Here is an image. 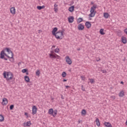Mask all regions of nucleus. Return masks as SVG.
Returning <instances> with one entry per match:
<instances>
[{
    "label": "nucleus",
    "mask_w": 127,
    "mask_h": 127,
    "mask_svg": "<svg viewBox=\"0 0 127 127\" xmlns=\"http://www.w3.org/2000/svg\"><path fill=\"white\" fill-rule=\"evenodd\" d=\"M89 80H90V82L91 83H93L94 82V79H89Z\"/></svg>",
    "instance_id": "obj_41"
},
{
    "label": "nucleus",
    "mask_w": 127,
    "mask_h": 127,
    "mask_svg": "<svg viewBox=\"0 0 127 127\" xmlns=\"http://www.w3.org/2000/svg\"><path fill=\"white\" fill-rule=\"evenodd\" d=\"M42 7V9L43 8H45V5H43V6H41Z\"/></svg>",
    "instance_id": "obj_45"
},
{
    "label": "nucleus",
    "mask_w": 127,
    "mask_h": 127,
    "mask_svg": "<svg viewBox=\"0 0 127 127\" xmlns=\"http://www.w3.org/2000/svg\"><path fill=\"white\" fill-rule=\"evenodd\" d=\"M101 60V59H100V58H97V59H96V61L97 62H98V61H100Z\"/></svg>",
    "instance_id": "obj_42"
},
{
    "label": "nucleus",
    "mask_w": 127,
    "mask_h": 127,
    "mask_svg": "<svg viewBox=\"0 0 127 127\" xmlns=\"http://www.w3.org/2000/svg\"><path fill=\"white\" fill-rule=\"evenodd\" d=\"M119 97L120 98H123V97H124V96H125V92H124V90L121 91L120 93H119Z\"/></svg>",
    "instance_id": "obj_16"
},
{
    "label": "nucleus",
    "mask_w": 127,
    "mask_h": 127,
    "mask_svg": "<svg viewBox=\"0 0 127 127\" xmlns=\"http://www.w3.org/2000/svg\"><path fill=\"white\" fill-rule=\"evenodd\" d=\"M80 78L82 81H85V80H86V77H85V76H81Z\"/></svg>",
    "instance_id": "obj_32"
},
{
    "label": "nucleus",
    "mask_w": 127,
    "mask_h": 127,
    "mask_svg": "<svg viewBox=\"0 0 127 127\" xmlns=\"http://www.w3.org/2000/svg\"><path fill=\"white\" fill-rule=\"evenodd\" d=\"M3 76L4 78L6 79V80L7 81V82H8L12 80L14 77V75L12 72H9V71H8V72L4 71L3 73Z\"/></svg>",
    "instance_id": "obj_1"
},
{
    "label": "nucleus",
    "mask_w": 127,
    "mask_h": 127,
    "mask_svg": "<svg viewBox=\"0 0 127 127\" xmlns=\"http://www.w3.org/2000/svg\"><path fill=\"white\" fill-rule=\"evenodd\" d=\"M74 6H71L69 7L68 8L69 11H70V12L74 11Z\"/></svg>",
    "instance_id": "obj_21"
},
{
    "label": "nucleus",
    "mask_w": 127,
    "mask_h": 127,
    "mask_svg": "<svg viewBox=\"0 0 127 127\" xmlns=\"http://www.w3.org/2000/svg\"><path fill=\"white\" fill-rule=\"evenodd\" d=\"M37 113V107H36L35 106H33L32 107V115H36V114Z\"/></svg>",
    "instance_id": "obj_7"
},
{
    "label": "nucleus",
    "mask_w": 127,
    "mask_h": 127,
    "mask_svg": "<svg viewBox=\"0 0 127 127\" xmlns=\"http://www.w3.org/2000/svg\"><path fill=\"white\" fill-rule=\"evenodd\" d=\"M96 8H97V5H94L91 7L90 9V14H89L90 17H94L96 15Z\"/></svg>",
    "instance_id": "obj_2"
},
{
    "label": "nucleus",
    "mask_w": 127,
    "mask_h": 127,
    "mask_svg": "<svg viewBox=\"0 0 127 127\" xmlns=\"http://www.w3.org/2000/svg\"><path fill=\"white\" fill-rule=\"evenodd\" d=\"M58 29L57 27H55L52 31V34L55 35V34H56L55 32L57 31Z\"/></svg>",
    "instance_id": "obj_20"
},
{
    "label": "nucleus",
    "mask_w": 127,
    "mask_h": 127,
    "mask_svg": "<svg viewBox=\"0 0 127 127\" xmlns=\"http://www.w3.org/2000/svg\"><path fill=\"white\" fill-rule=\"evenodd\" d=\"M4 56H6V57H7L8 58V57H10V56H8L7 55H6V54H5L4 53V51L2 50L1 51V53H0V58L1 59H3V58H4Z\"/></svg>",
    "instance_id": "obj_5"
},
{
    "label": "nucleus",
    "mask_w": 127,
    "mask_h": 127,
    "mask_svg": "<svg viewBox=\"0 0 127 127\" xmlns=\"http://www.w3.org/2000/svg\"><path fill=\"white\" fill-rule=\"evenodd\" d=\"M121 84H124V82L123 81H121Z\"/></svg>",
    "instance_id": "obj_53"
},
{
    "label": "nucleus",
    "mask_w": 127,
    "mask_h": 127,
    "mask_svg": "<svg viewBox=\"0 0 127 127\" xmlns=\"http://www.w3.org/2000/svg\"><path fill=\"white\" fill-rule=\"evenodd\" d=\"M10 11L12 14H15V8L12 7L10 9Z\"/></svg>",
    "instance_id": "obj_10"
},
{
    "label": "nucleus",
    "mask_w": 127,
    "mask_h": 127,
    "mask_svg": "<svg viewBox=\"0 0 127 127\" xmlns=\"http://www.w3.org/2000/svg\"><path fill=\"white\" fill-rule=\"evenodd\" d=\"M4 50H6L8 53V54L10 55V57H8V58L10 59H9V61L13 62V53H12V51H11L10 49H8V48H6Z\"/></svg>",
    "instance_id": "obj_4"
},
{
    "label": "nucleus",
    "mask_w": 127,
    "mask_h": 127,
    "mask_svg": "<svg viewBox=\"0 0 127 127\" xmlns=\"http://www.w3.org/2000/svg\"><path fill=\"white\" fill-rule=\"evenodd\" d=\"M27 72V69H23L22 70V73H26Z\"/></svg>",
    "instance_id": "obj_34"
},
{
    "label": "nucleus",
    "mask_w": 127,
    "mask_h": 127,
    "mask_svg": "<svg viewBox=\"0 0 127 127\" xmlns=\"http://www.w3.org/2000/svg\"><path fill=\"white\" fill-rule=\"evenodd\" d=\"M78 30H83L84 29V25L83 24H79L78 26Z\"/></svg>",
    "instance_id": "obj_11"
},
{
    "label": "nucleus",
    "mask_w": 127,
    "mask_h": 127,
    "mask_svg": "<svg viewBox=\"0 0 127 127\" xmlns=\"http://www.w3.org/2000/svg\"><path fill=\"white\" fill-rule=\"evenodd\" d=\"M31 125L32 124L31 121H28L26 123H23V126L24 127H30Z\"/></svg>",
    "instance_id": "obj_8"
},
{
    "label": "nucleus",
    "mask_w": 127,
    "mask_h": 127,
    "mask_svg": "<svg viewBox=\"0 0 127 127\" xmlns=\"http://www.w3.org/2000/svg\"><path fill=\"white\" fill-rule=\"evenodd\" d=\"M4 121V117L2 115H0V122H2Z\"/></svg>",
    "instance_id": "obj_23"
},
{
    "label": "nucleus",
    "mask_w": 127,
    "mask_h": 127,
    "mask_svg": "<svg viewBox=\"0 0 127 127\" xmlns=\"http://www.w3.org/2000/svg\"><path fill=\"white\" fill-rule=\"evenodd\" d=\"M77 50L78 51H80V50H81V49H80V48H78L77 49Z\"/></svg>",
    "instance_id": "obj_46"
},
{
    "label": "nucleus",
    "mask_w": 127,
    "mask_h": 127,
    "mask_svg": "<svg viewBox=\"0 0 127 127\" xmlns=\"http://www.w3.org/2000/svg\"><path fill=\"white\" fill-rule=\"evenodd\" d=\"M7 99L5 98H3L2 102H1L2 106H6V105H7Z\"/></svg>",
    "instance_id": "obj_9"
},
{
    "label": "nucleus",
    "mask_w": 127,
    "mask_h": 127,
    "mask_svg": "<svg viewBox=\"0 0 127 127\" xmlns=\"http://www.w3.org/2000/svg\"><path fill=\"white\" fill-rule=\"evenodd\" d=\"M49 56L50 58H56V56H55V54H50Z\"/></svg>",
    "instance_id": "obj_24"
},
{
    "label": "nucleus",
    "mask_w": 127,
    "mask_h": 127,
    "mask_svg": "<svg viewBox=\"0 0 127 127\" xmlns=\"http://www.w3.org/2000/svg\"><path fill=\"white\" fill-rule=\"evenodd\" d=\"M55 56L56 57V58H57V59H59V60H61V57L60 56H59L58 55H57V54H55Z\"/></svg>",
    "instance_id": "obj_31"
},
{
    "label": "nucleus",
    "mask_w": 127,
    "mask_h": 127,
    "mask_svg": "<svg viewBox=\"0 0 127 127\" xmlns=\"http://www.w3.org/2000/svg\"><path fill=\"white\" fill-rule=\"evenodd\" d=\"M81 90L83 92H85V91H86V90H85V87H84V85H81Z\"/></svg>",
    "instance_id": "obj_35"
},
{
    "label": "nucleus",
    "mask_w": 127,
    "mask_h": 127,
    "mask_svg": "<svg viewBox=\"0 0 127 127\" xmlns=\"http://www.w3.org/2000/svg\"><path fill=\"white\" fill-rule=\"evenodd\" d=\"M91 4H94V2L93 1L91 2Z\"/></svg>",
    "instance_id": "obj_51"
},
{
    "label": "nucleus",
    "mask_w": 127,
    "mask_h": 127,
    "mask_svg": "<svg viewBox=\"0 0 127 127\" xmlns=\"http://www.w3.org/2000/svg\"><path fill=\"white\" fill-rule=\"evenodd\" d=\"M3 59H4V60H5L6 61H7V59H6V58H4Z\"/></svg>",
    "instance_id": "obj_50"
},
{
    "label": "nucleus",
    "mask_w": 127,
    "mask_h": 127,
    "mask_svg": "<svg viewBox=\"0 0 127 127\" xmlns=\"http://www.w3.org/2000/svg\"><path fill=\"white\" fill-rule=\"evenodd\" d=\"M37 9H39V10H41V9H42L41 6H37Z\"/></svg>",
    "instance_id": "obj_37"
},
{
    "label": "nucleus",
    "mask_w": 127,
    "mask_h": 127,
    "mask_svg": "<svg viewBox=\"0 0 127 127\" xmlns=\"http://www.w3.org/2000/svg\"><path fill=\"white\" fill-rule=\"evenodd\" d=\"M24 115H25V116H26V117H27V118H28V113H25Z\"/></svg>",
    "instance_id": "obj_43"
},
{
    "label": "nucleus",
    "mask_w": 127,
    "mask_h": 127,
    "mask_svg": "<svg viewBox=\"0 0 127 127\" xmlns=\"http://www.w3.org/2000/svg\"><path fill=\"white\" fill-rule=\"evenodd\" d=\"M95 122L96 123V125L97 127H101V123L100 122V120L98 119V118L96 119Z\"/></svg>",
    "instance_id": "obj_13"
},
{
    "label": "nucleus",
    "mask_w": 127,
    "mask_h": 127,
    "mask_svg": "<svg viewBox=\"0 0 127 127\" xmlns=\"http://www.w3.org/2000/svg\"><path fill=\"white\" fill-rule=\"evenodd\" d=\"M26 75H28V72H26Z\"/></svg>",
    "instance_id": "obj_55"
},
{
    "label": "nucleus",
    "mask_w": 127,
    "mask_h": 127,
    "mask_svg": "<svg viewBox=\"0 0 127 127\" xmlns=\"http://www.w3.org/2000/svg\"><path fill=\"white\" fill-rule=\"evenodd\" d=\"M54 9L55 12H57V11H58V8H54Z\"/></svg>",
    "instance_id": "obj_38"
},
{
    "label": "nucleus",
    "mask_w": 127,
    "mask_h": 127,
    "mask_svg": "<svg viewBox=\"0 0 127 127\" xmlns=\"http://www.w3.org/2000/svg\"><path fill=\"white\" fill-rule=\"evenodd\" d=\"M111 98L113 99V100H116V96H111Z\"/></svg>",
    "instance_id": "obj_39"
},
{
    "label": "nucleus",
    "mask_w": 127,
    "mask_h": 127,
    "mask_svg": "<svg viewBox=\"0 0 127 127\" xmlns=\"http://www.w3.org/2000/svg\"><path fill=\"white\" fill-rule=\"evenodd\" d=\"M57 113H58V111H57V110H55L53 111L52 116L54 118H55V117H56V116L57 115Z\"/></svg>",
    "instance_id": "obj_17"
},
{
    "label": "nucleus",
    "mask_w": 127,
    "mask_h": 127,
    "mask_svg": "<svg viewBox=\"0 0 127 127\" xmlns=\"http://www.w3.org/2000/svg\"><path fill=\"white\" fill-rule=\"evenodd\" d=\"M86 113H87V111H86L85 110H84V109L82 110L81 111L82 116H85Z\"/></svg>",
    "instance_id": "obj_25"
},
{
    "label": "nucleus",
    "mask_w": 127,
    "mask_h": 127,
    "mask_svg": "<svg viewBox=\"0 0 127 127\" xmlns=\"http://www.w3.org/2000/svg\"><path fill=\"white\" fill-rule=\"evenodd\" d=\"M64 30H62V31H59L57 32L54 36L56 37L57 39H62L63 38L64 34Z\"/></svg>",
    "instance_id": "obj_3"
},
{
    "label": "nucleus",
    "mask_w": 127,
    "mask_h": 127,
    "mask_svg": "<svg viewBox=\"0 0 127 127\" xmlns=\"http://www.w3.org/2000/svg\"><path fill=\"white\" fill-rule=\"evenodd\" d=\"M126 125L127 126V121H126Z\"/></svg>",
    "instance_id": "obj_57"
},
{
    "label": "nucleus",
    "mask_w": 127,
    "mask_h": 127,
    "mask_svg": "<svg viewBox=\"0 0 127 127\" xmlns=\"http://www.w3.org/2000/svg\"><path fill=\"white\" fill-rule=\"evenodd\" d=\"M36 76H40V70H37L36 72Z\"/></svg>",
    "instance_id": "obj_30"
},
{
    "label": "nucleus",
    "mask_w": 127,
    "mask_h": 127,
    "mask_svg": "<svg viewBox=\"0 0 127 127\" xmlns=\"http://www.w3.org/2000/svg\"><path fill=\"white\" fill-rule=\"evenodd\" d=\"M83 21V18H79L77 20L78 23H80Z\"/></svg>",
    "instance_id": "obj_28"
},
{
    "label": "nucleus",
    "mask_w": 127,
    "mask_h": 127,
    "mask_svg": "<svg viewBox=\"0 0 127 127\" xmlns=\"http://www.w3.org/2000/svg\"><path fill=\"white\" fill-rule=\"evenodd\" d=\"M65 88H66V89H67V88H70V86L67 85V86H65Z\"/></svg>",
    "instance_id": "obj_49"
},
{
    "label": "nucleus",
    "mask_w": 127,
    "mask_h": 127,
    "mask_svg": "<svg viewBox=\"0 0 127 127\" xmlns=\"http://www.w3.org/2000/svg\"><path fill=\"white\" fill-rule=\"evenodd\" d=\"M104 125L105 127H112V124H111V123H110L109 122H105Z\"/></svg>",
    "instance_id": "obj_18"
},
{
    "label": "nucleus",
    "mask_w": 127,
    "mask_h": 127,
    "mask_svg": "<svg viewBox=\"0 0 127 127\" xmlns=\"http://www.w3.org/2000/svg\"><path fill=\"white\" fill-rule=\"evenodd\" d=\"M103 73H107V71H103Z\"/></svg>",
    "instance_id": "obj_54"
},
{
    "label": "nucleus",
    "mask_w": 127,
    "mask_h": 127,
    "mask_svg": "<svg viewBox=\"0 0 127 127\" xmlns=\"http://www.w3.org/2000/svg\"><path fill=\"white\" fill-rule=\"evenodd\" d=\"M52 48H55V46H53Z\"/></svg>",
    "instance_id": "obj_52"
},
{
    "label": "nucleus",
    "mask_w": 127,
    "mask_h": 127,
    "mask_svg": "<svg viewBox=\"0 0 127 127\" xmlns=\"http://www.w3.org/2000/svg\"><path fill=\"white\" fill-rule=\"evenodd\" d=\"M104 16L105 18H109V17L110 16V14H109L108 13H104Z\"/></svg>",
    "instance_id": "obj_22"
},
{
    "label": "nucleus",
    "mask_w": 127,
    "mask_h": 127,
    "mask_svg": "<svg viewBox=\"0 0 127 127\" xmlns=\"http://www.w3.org/2000/svg\"><path fill=\"white\" fill-rule=\"evenodd\" d=\"M66 72L65 71L63 72L62 74V76L63 78H65V77H66Z\"/></svg>",
    "instance_id": "obj_29"
},
{
    "label": "nucleus",
    "mask_w": 127,
    "mask_h": 127,
    "mask_svg": "<svg viewBox=\"0 0 127 127\" xmlns=\"http://www.w3.org/2000/svg\"><path fill=\"white\" fill-rule=\"evenodd\" d=\"M100 33L101 34V35H105V33L104 32V29H101L100 30Z\"/></svg>",
    "instance_id": "obj_27"
},
{
    "label": "nucleus",
    "mask_w": 127,
    "mask_h": 127,
    "mask_svg": "<svg viewBox=\"0 0 127 127\" xmlns=\"http://www.w3.org/2000/svg\"><path fill=\"white\" fill-rule=\"evenodd\" d=\"M124 32H125V33H126V34H127V28H126V29H125L124 30Z\"/></svg>",
    "instance_id": "obj_44"
},
{
    "label": "nucleus",
    "mask_w": 127,
    "mask_h": 127,
    "mask_svg": "<svg viewBox=\"0 0 127 127\" xmlns=\"http://www.w3.org/2000/svg\"><path fill=\"white\" fill-rule=\"evenodd\" d=\"M24 78L25 81H26V82H27V83H29V82H30V79H29V77H28V76H25Z\"/></svg>",
    "instance_id": "obj_19"
},
{
    "label": "nucleus",
    "mask_w": 127,
    "mask_h": 127,
    "mask_svg": "<svg viewBox=\"0 0 127 127\" xmlns=\"http://www.w3.org/2000/svg\"><path fill=\"white\" fill-rule=\"evenodd\" d=\"M62 99H64L63 97H62Z\"/></svg>",
    "instance_id": "obj_58"
},
{
    "label": "nucleus",
    "mask_w": 127,
    "mask_h": 127,
    "mask_svg": "<svg viewBox=\"0 0 127 127\" xmlns=\"http://www.w3.org/2000/svg\"><path fill=\"white\" fill-rule=\"evenodd\" d=\"M53 112H54L53 109H50L49 110V114L50 115H51V116H52V115H53Z\"/></svg>",
    "instance_id": "obj_26"
},
{
    "label": "nucleus",
    "mask_w": 127,
    "mask_h": 127,
    "mask_svg": "<svg viewBox=\"0 0 127 127\" xmlns=\"http://www.w3.org/2000/svg\"><path fill=\"white\" fill-rule=\"evenodd\" d=\"M60 52V50L59 49H56L55 50V52L56 53H59Z\"/></svg>",
    "instance_id": "obj_33"
},
{
    "label": "nucleus",
    "mask_w": 127,
    "mask_h": 127,
    "mask_svg": "<svg viewBox=\"0 0 127 127\" xmlns=\"http://www.w3.org/2000/svg\"><path fill=\"white\" fill-rule=\"evenodd\" d=\"M121 39L123 43H124V44H126V43H127V38H126V37H122Z\"/></svg>",
    "instance_id": "obj_15"
},
{
    "label": "nucleus",
    "mask_w": 127,
    "mask_h": 127,
    "mask_svg": "<svg viewBox=\"0 0 127 127\" xmlns=\"http://www.w3.org/2000/svg\"><path fill=\"white\" fill-rule=\"evenodd\" d=\"M91 23L90 22H86L85 23V26L87 28H91Z\"/></svg>",
    "instance_id": "obj_12"
},
{
    "label": "nucleus",
    "mask_w": 127,
    "mask_h": 127,
    "mask_svg": "<svg viewBox=\"0 0 127 127\" xmlns=\"http://www.w3.org/2000/svg\"><path fill=\"white\" fill-rule=\"evenodd\" d=\"M65 62L68 65H71V64H72V60H71V59H70L69 56L65 57Z\"/></svg>",
    "instance_id": "obj_6"
},
{
    "label": "nucleus",
    "mask_w": 127,
    "mask_h": 127,
    "mask_svg": "<svg viewBox=\"0 0 127 127\" xmlns=\"http://www.w3.org/2000/svg\"><path fill=\"white\" fill-rule=\"evenodd\" d=\"M68 22H69V23H72V22H73V21H74V17L70 16V17L68 18Z\"/></svg>",
    "instance_id": "obj_14"
},
{
    "label": "nucleus",
    "mask_w": 127,
    "mask_h": 127,
    "mask_svg": "<svg viewBox=\"0 0 127 127\" xmlns=\"http://www.w3.org/2000/svg\"><path fill=\"white\" fill-rule=\"evenodd\" d=\"M39 32H42L41 30H39Z\"/></svg>",
    "instance_id": "obj_56"
},
{
    "label": "nucleus",
    "mask_w": 127,
    "mask_h": 127,
    "mask_svg": "<svg viewBox=\"0 0 127 127\" xmlns=\"http://www.w3.org/2000/svg\"><path fill=\"white\" fill-rule=\"evenodd\" d=\"M67 81V79H64L63 80V82H66Z\"/></svg>",
    "instance_id": "obj_48"
},
{
    "label": "nucleus",
    "mask_w": 127,
    "mask_h": 127,
    "mask_svg": "<svg viewBox=\"0 0 127 127\" xmlns=\"http://www.w3.org/2000/svg\"><path fill=\"white\" fill-rule=\"evenodd\" d=\"M54 8H58V5L55 4H54Z\"/></svg>",
    "instance_id": "obj_40"
},
{
    "label": "nucleus",
    "mask_w": 127,
    "mask_h": 127,
    "mask_svg": "<svg viewBox=\"0 0 127 127\" xmlns=\"http://www.w3.org/2000/svg\"><path fill=\"white\" fill-rule=\"evenodd\" d=\"M51 54H53V53H54V52L53 51H51Z\"/></svg>",
    "instance_id": "obj_47"
},
{
    "label": "nucleus",
    "mask_w": 127,
    "mask_h": 127,
    "mask_svg": "<svg viewBox=\"0 0 127 127\" xmlns=\"http://www.w3.org/2000/svg\"><path fill=\"white\" fill-rule=\"evenodd\" d=\"M13 108H14V105H11L10 106V110H13Z\"/></svg>",
    "instance_id": "obj_36"
}]
</instances>
